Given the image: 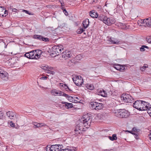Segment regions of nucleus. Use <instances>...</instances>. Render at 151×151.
Masks as SVG:
<instances>
[{
    "mask_svg": "<svg viewBox=\"0 0 151 151\" xmlns=\"http://www.w3.org/2000/svg\"><path fill=\"white\" fill-rule=\"evenodd\" d=\"M143 66L144 67V68H146L148 67V65L147 64H145Z\"/></svg>",
    "mask_w": 151,
    "mask_h": 151,
    "instance_id": "nucleus-50",
    "label": "nucleus"
},
{
    "mask_svg": "<svg viewBox=\"0 0 151 151\" xmlns=\"http://www.w3.org/2000/svg\"><path fill=\"white\" fill-rule=\"evenodd\" d=\"M89 14L90 16L93 18H97L98 17V14L94 11H91Z\"/></svg>",
    "mask_w": 151,
    "mask_h": 151,
    "instance_id": "nucleus-21",
    "label": "nucleus"
},
{
    "mask_svg": "<svg viewBox=\"0 0 151 151\" xmlns=\"http://www.w3.org/2000/svg\"><path fill=\"white\" fill-rule=\"evenodd\" d=\"M150 133L148 135V136L149 137L150 139L151 140V130H150Z\"/></svg>",
    "mask_w": 151,
    "mask_h": 151,
    "instance_id": "nucleus-49",
    "label": "nucleus"
},
{
    "mask_svg": "<svg viewBox=\"0 0 151 151\" xmlns=\"http://www.w3.org/2000/svg\"><path fill=\"white\" fill-rule=\"evenodd\" d=\"M83 24L84 29L87 28L89 24V20L88 19H86L83 22Z\"/></svg>",
    "mask_w": 151,
    "mask_h": 151,
    "instance_id": "nucleus-18",
    "label": "nucleus"
},
{
    "mask_svg": "<svg viewBox=\"0 0 151 151\" xmlns=\"http://www.w3.org/2000/svg\"><path fill=\"white\" fill-rule=\"evenodd\" d=\"M46 75L47 76H49V75H47V74H46Z\"/></svg>",
    "mask_w": 151,
    "mask_h": 151,
    "instance_id": "nucleus-55",
    "label": "nucleus"
},
{
    "mask_svg": "<svg viewBox=\"0 0 151 151\" xmlns=\"http://www.w3.org/2000/svg\"><path fill=\"white\" fill-rule=\"evenodd\" d=\"M145 68H144V66L140 68V70L142 71H145Z\"/></svg>",
    "mask_w": 151,
    "mask_h": 151,
    "instance_id": "nucleus-45",
    "label": "nucleus"
},
{
    "mask_svg": "<svg viewBox=\"0 0 151 151\" xmlns=\"http://www.w3.org/2000/svg\"><path fill=\"white\" fill-rule=\"evenodd\" d=\"M3 116V113L1 111H0V119H1Z\"/></svg>",
    "mask_w": 151,
    "mask_h": 151,
    "instance_id": "nucleus-48",
    "label": "nucleus"
},
{
    "mask_svg": "<svg viewBox=\"0 0 151 151\" xmlns=\"http://www.w3.org/2000/svg\"><path fill=\"white\" fill-rule=\"evenodd\" d=\"M10 126L12 127H14L15 126V124L14 123H13V122L12 121L10 122Z\"/></svg>",
    "mask_w": 151,
    "mask_h": 151,
    "instance_id": "nucleus-44",
    "label": "nucleus"
},
{
    "mask_svg": "<svg viewBox=\"0 0 151 151\" xmlns=\"http://www.w3.org/2000/svg\"><path fill=\"white\" fill-rule=\"evenodd\" d=\"M42 39H41V41H42L44 42H48L49 41V39L47 37H45L42 36Z\"/></svg>",
    "mask_w": 151,
    "mask_h": 151,
    "instance_id": "nucleus-31",
    "label": "nucleus"
},
{
    "mask_svg": "<svg viewBox=\"0 0 151 151\" xmlns=\"http://www.w3.org/2000/svg\"><path fill=\"white\" fill-rule=\"evenodd\" d=\"M62 86L64 88H65V89L67 91L68 90H67V89H68L70 91H71L72 90H71L69 88V87L67 86V85L66 84H64L63 85H62Z\"/></svg>",
    "mask_w": 151,
    "mask_h": 151,
    "instance_id": "nucleus-32",
    "label": "nucleus"
},
{
    "mask_svg": "<svg viewBox=\"0 0 151 151\" xmlns=\"http://www.w3.org/2000/svg\"><path fill=\"white\" fill-rule=\"evenodd\" d=\"M145 48H146L147 49H149V47L145 45H143L142 46V47L140 48V50L141 52H143L145 50Z\"/></svg>",
    "mask_w": 151,
    "mask_h": 151,
    "instance_id": "nucleus-30",
    "label": "nucleus"
},
{
    "mask_svg": "<svg viewBox=\"0 0 151 151\" xmlns=\"http://www.w3.org/2000/svg\"><path fill=\"white\" fill-rule=\"evenodd\" d=\"M106 16L103 14H101L100 16H99L98 15V17L97 18L100 21H102L104 22V20L105 19V17Z\"/></svg>",
    "mask_w": 151,
    "mask_h": 151,
    "instance_id": "nucleus-24",
    "label": "nucleus"
},
{
    "mask_svg": "<svg viewBox=\"0 0 151 151\" xmlns=\"http://www.w3.org/2000/svg\"><path fill=\"white\" fill-rule=\"evenodd\" d=\"M5 71H4L1 69H0V75H1L3 73H4V72H6Z\"/></svg>",
    "mask_w": 151,
    "mask_h": 151,
    "instance_id": "nucleus-46",
    "label": "nucleus"
},
{
    "mask_svg": "<svg viewBox=\"0 0 151 151\" xmlns=\"http://www.w3.org/2000/svg\"><path fill=\"white\" fill-rule=\"evenodd\" d=\"M115 19L113 18H108L107 17H105V19L104 20V23L105 24L110 26L114 23Z\"/></svg>",
    "mask_w": 151,
    "mask_h": 151,
    "instance_id": "nucleus-9",
    "label": "nucleus"
},
{
    "mask_svg": "<svg viewBox=\"0 0 151 151\" xmlns=\"http://www.w3.org/2000/svg\"><path fill=\"white\" fill-rule=\"evenodd\" d=\"M86 86L87 89L91 90H92L94 89V87L93 85L92 84H87L86 85Z\"/></svg>",
    "mask_w": 151,
    "mask_h": 151,
    "instance_id": "nucleus-26",
    "label": "nucleus"
},
{
    "mask_svg": "<svg viewBox=\"0 0 151 151\" xmlns=\"http://www.w3.org/2000/svg\"><path fill=\"white\" fill-rule=\"evenodd\" d=\"M39 87L42 88V89L44 90V89H47V88H45L44 87H42L41 86H39Z\"/></svg>",
    "mask_w": 151,
    "mask_h": 151,
    "instance_id": "nucleus-51",
    "label": "nucleus"
},
{
    "mask_svg": "<svg viewBox=\"0 0 151 151\" xmlns=\"http://www.w3.org/2000/svg\"><path fill=\"white\" fill-rule=\"evenodd\" d=\"M106 150H104V151Z\"/></svg>",
    "mask_w": 151,
    "mask_h": 151,
    "instance_id": "nucleus-56",
    "label": "nucleus"
},
{
    "mask_svg": "<svg viewBox=\"0 0 151 151\" xmlns=\"http://www.w3.org/2000/svg\"><path fill=\"white\" fill-rule=\"evenodd\" d=\"M23 11L26 14H28L29 15H30L31 14V13H29V11L27 10H23Z\"/></svg>",
    "mask_w": 151,
    "mask_h": 151,
    "instance_id": "nucleus-42",
    "label": "nucleus"
},
{
    "mask_svg": "<svg viewBox=\"0 0 151 151\" xmlns=\"http://www.w3.org/2000/svg\"><path fill=\"white\" fill-rule=\"evenodd\" d=\"M138 22L141 23L140 25L150 27V24L149 23V21L148 18L145 19L143 20L141 19L140 21H139Z\"/></svg>",
    "mask_w": 151,
    "mask_h": 151,
    "instance_id": "nucleus-12",
    "label": "nucleus"
},
{
    "mask_svg": "<svg viewBox=\"0 0 151 151\" xmlns=\"http://www.w3.org/2000/svg\"><path fill=\"white\" fill-rule=\"evenodd\" d=\"M51 93L54 96H64L66 98H68V100H70L72 99V97L69 96L60 91L57 90L56 89H53L51 91Z\"/></svg>",
    "mask_w": 151,
    "mask_h": 151,
    "instance_id": "nucleus-4",
    "label": "nucleus"
},
{
    "mask_svg": "<svg viewBox=\"0 0 151 151\" xmlns=\"http://www.w3.org/2000/svg\"><path fill=\"white\" fill-rule=\"evenodd\" d=\"M60 146V145H53L51 146V151H60L61 149V148L59 147Z\"/></svg>",
    "mask_w": 151,
    "mask_h": 151,
    "instance_id": "nucleus-15",
    "label": "nucleus"
},
{
    "mask_svg": "<svg viewBox=\"0 0 151 151\" xmlns=\"http://www.w3.org/2000/svg\"><path fill=\"white\" fill-rule=\"evenodd\" d=\"M74 83L77 86H81L83 83V81L81 76H75L73 78Z\"/></svg>",
    "mask_w": 151,
    "mask_h": 151,
    "instance_id": "nucleus-6",
    "label": "nucleus"
},
{
    "mask_svg": "<svg viewBox=\"0 0 151 151\" xmlns=\"http://www.w3.org/2000/svg\"><path fill=\"white\" fill-rule=\"evenodd\" d=\"M42 53V51L40 50H33L30 52H29L30 54V59H37L40 57Z\"/></svg>",
    "mask_w": 151,
    "mask_h": 151,
    "instance_id": "nucleus-5",
    "label": "nucleus"
},
{
    "mask_svg": "<svg viewBox=\"0 0 151 151\" xmlns=\"http://www.w3.org/2000/svg\"><path fill=\"white\" fill-rule=\"evenodd\" d=\"M47 76L42 77L40 78V79L42 80H46L47 79Z\"/></svg>",
    "mask_w": 151,
    "mask_h": 151,
    "instance_id": "nucleus-41",
    "label": "nucleus"
},
{
    "mask_svg": "<svg viewBox=\"0 0 151 151\" xmlns=\"http://www.w3.org/2000/svg\"><path fill=\"white\" fill-rule=\"evenodd\" d=\"M32 124L34 125L33 127L35 128H37L42 127H45L46 126V125L45 123L35 122H33Z\"/></svg>",
    "mask_w": 151,
    "mask_h": 151,
    "instance_id": "nucleus-14",
    "label": "nucleus"
},
{
    "mask_svg": "<svg viewBox=\"0 0 151 151\" xmlns=\"http://www.w3.org/2000/svg\"><path fill=\"white\" fill-rule=\"evenodd\" d=\"M16 10H17L15 9H13V11L14 12H16Z\"/></svg>",
    "mask_w": 151,
    "mask_h": 151,
    "instance_id": "nucleus-53",
    "label": "nucleus"
},
{
    "mask_svg": "<svg viewBox=\"0 0 151 151\" xmlns=\"http://www.w3.org/2000/svg\"><path fill=\"white\" fill-rule=\"evenodd\" d=\"M91 105L92 109L97 110H101L104 107L103 104L96 102H91Z\"/></svg>",
    "mask_w": 151,
    "mask_h": 151,
    "instance_id": "nucleus-8",
    "label": "nucleus"
},
{
    "mask_svg": "<svg viewBox=\"0 0 151 151\" xmlns=\"http://www.w3.org/2000/svg\"><path fill=\"white\" fill-rule=\"evenodd\" d=\"M30 54H29V52L26 53L24 54V56L30 59Z\"/></svg>",
    "mask_w": 151,
    "mask_h": 151,
    "instance_id": "nucleus-39",
    "label": "nucleus"
},
{
    "mask_svg": "<svg viewBox=\"0 0 151 151\" xmlns=\"http://www.w3.org/2000/svg\"><path fill=\"white\" fill-rule=\"evenodd\" d=\"M121 99L126 103H132L133 99L132 96L127 94H123L121 96Z\"/></svg>",
    "mask_w": 151,
    "mask_h": 151,
    "instance_id": "nucleus-7",
    "label": "nucleus"
},
{
    "mask_svg": "<svg viewBox=\"0 0 151 151\" xmlns=\"http://www.w3.org/2000/svg\"><path fill=\"white\" fill-rule=\"evenodd\" d=\"M96 9L97 11H101V6H100L99 5L96 7Z\"/></svg>",
    "mask_w": 151,
    "mask_h": 151,
    "instance_id": "nucleus-37",
    "label": "nucleus"
},
{
    "mask_svg": "<svg viewBox=\"0 0 151 151\" xmlns=\"http://www.w3.org/2000/svg\"><path fill=\"white\" fill-rule=\"evenodd\" d=\"M41 68L45 71H47V70H48L49 67L47 65L43 64L41 65Z\"/></svg>",
    "mask_w": 151,
    "mask_h": 151,
    "instance_id": "nucleus-27",
    "label": "nucleus"
},
{
    "mask_svg": "<svg viewBox=\"0 0 151 151\" xmlns=\"http://www.w3.org/2000/svg\"><path fill=\"white\" fill-rule=\"evenodd\" d=\"M147 105V102L145 101L137 100L133 103V106L139 111L147 110L148 109Z\"/></svg>",
    "mask_w": 151,
    "mask_h": 151,
    "instance_id": "nucleus-2",
    "label": "nucleus"
},
{
    "mask_svg": "<svg viewBox=\"0 0 151 151\" xmlns=\"http://www.w3.org/2000/svg\"><path fill=\"white\" fill-rule=\"evenodd\" d=\"M148 110L147 111V113L149 114L150 116H151V108L150 109H148Z\"/></svg>",
    "mask_w": 151,
    "mask_h": 151,
    "instance_id": "nucleus-40",
    "label": "nucleus"
},
{
    "mask_svg": "<svg viewBox=\"0 0 151 151\" xmlns=\"http://www.w3.org/2000/svg\"><path fill=\"white\" fill-rule=\"evenodd\" d=\"M51 148L50 145H48L46 147V151H51Z\"/></svg>",
    "mask_w": 151,
    "mask_h": 151,
    "instance_id": "nucleus-33",
    "label": "nucleus"
},
{
    "mask_svg": "<svg viewBox=\"0 0 151 151\" xmlns=\"http://www.w3.org/2000/svg\"><path fill=\"white\" fill-rule=\"evenodd\" d=\"M90 117V116L88 114H86L83 116L80 122L77 125L75 129L76 135L77 136L79 134L82 133V132L84 131L83 127L87 128L90 126L91 123Z\"/></svg>",
    "mask_w": 151,
    "mask_h": 151,
    "instance_id": "nucleus-1",
    "label": "nucleus"
},
{
    "mask_svg": "<svg viewBox=\"0 0 151 151\" xmlns=\"http://www.w3.org/2000/svg\"><path fill=\"white\" fill-rule=\"evenodd\" d=\"M109 41L111 42V44H118L119 42L116 39L112 37H111L109 39Z\"/></svg>",
    "mask_w": 151,
    "mask_h": 151,
    "instance_id": "nucleus-19",
    "label": "nucleus"
},
{
    "mask_svg": "<svg viewBox=\"0 0 151 151\" xmlns=\"http://www.w3.org/2000/svg\"><path fill=\"white\" fill-rule=\"evenodd\" d=\"M127 132H129L131 134H134L135 135L134 137H135V138H136V139H138V136L137 134L134 133L133 132H132L131 131H129L127 130Z\"/></svg>",
    "mask_w": 151,
    "mask_h": 151,
    "instance_id": "nucleus-35",
    "label": "nucleus"
},
{
    "mask_svg": "<svg viewBox=\"0 0 151 151\" xmlns=\"http://www.w3.org/2000/svg\"><path fill=\"white\" fill-rule=\"evenodd\" d=\"M109 139L112 141L116 140L117 139L116 135L115 134H113L112 137L111 136H109Z\"/></svg>",
    "mask_w": 151,
    "mask_h": 151,
    "instance_id": "nucleus-29",
    "label": "nucleus"
},
{
    "mask_svg": "<svg viewBox=\"0 0 151 151\" xmlns=\"http://www.w3.org/2000/svg\"><path fill=\"white\" fill-rule=\"evenodd\" d=\"M63 12L66 15H67L68 14V13L66 11L65 9H64L63 11Z\"/></svg>",
    "mask_w": 151,
    "mask_h": 151,
    "instance_id": "nucleus-47",
    "label": "nucleus"
},
{
    "mask_svg": "<svg viewBox=\"0 0 151 151\" xmlns=\"http://www.w3.org/2000/svg\"><path fill=\"white\" fill-rule=\"evenodd\" d=\"M99 93V95H101L102 96L104 97H106L107 96V94L105 91L102 89L100 91Z\"/></svg>",
    "mask_w": 151,
    "mask_h": 151,
    "instance_id": "nucleus-22",
    "label": "nucleus"
},
{
    "mask_svg": "<svg viewBox=\"0 0 151 151\" xmlns=\"http://www.w3.org/2000/svg\"><path fill=\"white\" fill-rule=\"evenodd\" d=\"M52 68H49L48 69V70H47V73H50L52 74V75H54L55 73V72L54 71H51V70H52Z\"/></svg>",
    "mask_w": 151,
    "mask_h": 151,
    "instance_id": "nucleus-28",
    "label": "nucleus"
},
{
    "mask_svg": "<svg viewBox=\"0 0 151 151\" xmlns=\"http://www.w3.org/2000/svg\"><path fill=\"white\" fill-rule=\"evenodd\" d=\"M61 103L65 105V106L67 107V108H71L73 107V104L72 103H68L64 101H62Z\"/></svg>",
    "mask_w": 151,
    "mask_h": 151,
    "instance_id": "nucleus-23",
    "label": "nucleus"
},
{
    "mask_svg": "<svg viewBox=\"0 0 151 151\" xmlns=\"http://www.w3.org/2000/svg\"><path fill=\"white\" fill-rule=\"evenodd\" d=\"M8 12L6 11L3 6H0V17H6L7 15Z\"/></svg>",
    "mask_w": 151,
    "mask_h": 151,
    "instance_id": "nucleus-13",
    "label": "nucleus"
},
{
    "mask_svg": "<svg viewBox=\"0 0 151 151\" xmlns=\"http://www.w3.org/2000/svg\"><path fill=\"white\" fill-rule=\"evenodd\" d=\"M71 55L70 51L66 50L63 52L61 56L62 58L66 59L68 58H70Z\"/></svg>",
    "mask_w": 151,
    "mask_h": 151,
    "instance_id": "nucleus-11",
    "label": "nucleus"
},
{
    "mask_svg": "<svg viewBox=\"0 0 151 151\" xmlns=\"http://www.w3.org/2000/svg\"><path fill=\"white\" fill-rule=\"evenodd\" d=\"M9 75L6 72L0 75V77L3 80L7 81L8 79Z\"/></svg>",
    "mask_w": 151,
    "mask_h": 151,
    "instance_id": "nucleus-17",
    "label": "nucleus"
},
{
    "mask_svg": "<svg viewBox=\"0 0 151 151\" xmlns=\"http://www.w3.org/2000/svg\"><path fill=\"white\" fill-rule=\"evenodd\" d=\"M52 49L54 53H55L57 55H58L57 54V53H60L62 50H63V46L62 45H55L52 47Z\"/></svg>",
    "mask_w": 151,
    "mask_h": 151,
    "instance_id": "nucleus-10",
    "label": "nucleus"
},
{
    "mask_svg": "<svg viewBox=\"0 0 151 151\" xmlns=\"http://www.w3.org/2000/svg\"><path fill=\"white\" fill-rule=\"evenodd\" d=\"M115 114L116 116L120 118H127L129 115V112L124 109L118 110Z\"/></svg>",
    "mask_w": 151,
    "mask_h": 151,
    "instance_id": "nucleus-3",
    "label": "nucleus"
},
{
    "mask_svg": "<svg viewBox=\"0 0 151 151\" xmlns=\"http://www.w3.org/2000/svg\"><path fill=\"white\" fill-rule=\"evenodd\" d=\"M132 130L135 131L137 130L136 128H133L132 129Z\"/></svg>",
    "mask_w": 151,
    "mask_h": 151,
    "instance_id": "nucleus-52",
    "label": "nucleus"
},
{
    "mask_svg": "<svg viewBox=\"0 0 151 151\" xmlns=\"http://www.w3.org/2000/svg\"><path fill=\"white\" fill-rule=\"evenodd\" d=\"M84 31V30L83 28H80V29H79L78 30V33L79 34H81Z\"/></svg>",
    "mask_w": 151,
    "mask_h": 151,
    "instance_id": "nucleus-38",
    "label": "nucleus"
},
{
    "mask_svg": "<svg viewBox=\"0 0 151 151\" xmlns=\"http://www.w3.org/2000/svg\"><path fill=\"white\" fill-rule=\"evenodd\" d=\"M7 115L10 119H15L16 118V116L14 112L9 111L6 113Z\"/></svg>",
    "mask_w": 151,
    "mask_h": 151,
    "instance_id": "nucleus-16",
    "label": "nucleus"
},
{
    "mask_svg": "<svg viewBox=\"0 0 151 151\" xmlns=\"http://www.w3.org/2000/svg\"><path fill=\"white\" fill-rule=\"evenodd\" d=\"M33 37L34 39L41 41V39H42V36L40 35H35L33 36Z\"/></svg>",
    "mask_w": 151,
    "mask_h": 151,
    "instance_id": "nucleus-25",
    "label": "nucleus"
},
{
    "mask_svg": "<svg viewBox=\"0 0 151 151\" xmlns=\"http://www.w3.org/2000/svg\"><path fill=\"white\" fill-rule=\"evenodd\" d=\"M11 54H14V55H15L16 54V53H13L12 52H11Z\"/></svg>",
    "mask_w": 151,
    "mask_h": 151,
    "instance_id": "nucleus-54",
    "label": "nucleus"
},
{
    "mask_svg": "<svg viewBox=\"0 0 151 151\" xmlns=\"http://www.w3.org/2000/svg\"><path fill=\"white\" fill-rule=\"evenodd\" d=\"M146 40L147 42L149 43H151V37H147L146 38Z\"/></svg>",
    "mask_w": 151,
    "mask_h": 151,
    "instance_id": "nucleus-34",
    "label": "nucleus"
},
{
    "mask_svg": "<svg viewBox=\"0 0 151 151\" xmlns=\"http://www.w3.org/2000/svg\"><path fill=\"white\" fill-rule=\"evenodd\" d=\"M114 67L117 70H123L124 69V67L118 64L115 65H114Z\"/></svg>",
    "mask_w": 151,
    "mask_h": 151,
    "instance_id": "nucleus-20",
    "label": "nucleus"
},
{
    "mask_svg": "<svg viewBox=\"0 0 151 151\" xmlns=\"http://www.w3.org/2000/svg\"><path fill=\"white\" fill-rule=\"evenodd\" d=\"M149 21V24H150V27H151V17H149L148 18Z\"/></svg>",
    "mask_w": 151,
    "mask_h": 151,
    "instance_id": "nucleus-43",
    "label": "nucleus"
},
{
    "mask_svg": "<svg viewBox=\"0 0 151 151\" xmlns=\"http://www.w3.org/2000/svg\"><path fill=\"white\" fill-rule=\"evenodd\" d=\"M61 151H75L74 150H71L69 149H62Z\"/></svg>",
    "mask_w": 151,
    "mask_h": 151,
    "instance_id": "nucleus-36",
    "label": "nucleus"
}]
</instances>
